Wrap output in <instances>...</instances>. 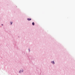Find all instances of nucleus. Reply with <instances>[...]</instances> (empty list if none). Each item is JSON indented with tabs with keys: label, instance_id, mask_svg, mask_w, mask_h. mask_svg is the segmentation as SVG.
I'll return each instance as SVG.
<instances>
[{
	"label": "nucleus",
	"instance_id": "423d86ee",
	"mask_svg": "<svg viewBox=\"0 0 75 75\" xmlns=\"http://www.w3.org/2000/svg\"><path fill=\"white\" fill-rule=\"evenodd\" d=\"M23 72V70L22 71V72Z\"/></svg>",
	"mask_w": 75,
	"mask_h": 75
},
{
	"label": "nucleus",
	"instance_id": "20e7f679",
	"mask_svg": "<svg viewBox=\"0 0 75 75\" xmlns=\"http://www.w3.org/2000/svg\"><path fill=\"white\" fill-rule=\"evenodd\" d=\"M21 70H20L19 71V72H20V73H21Z\"/></svg>",
	"mask_w": 75,
	"mask_h": 75
},
{
	"label": "nucleus",
	"instance_id": "39448f33",
	"mask_svg": "<svg viewBox=\"0 0 75 75\" xmlns=\"http://www.w3.org/2000/svg\"><path fill=\"white\" fill-rule=\"evenodd\" d=\"M12 23H13V22H12V23L11 22V24H12Z\"/></svg>",
	"mask_w": 75,
	"mask_h": 75
},
{
	"label": "nucleus",
	"instance_id": "6e6552de",
	"mask_svg": "<svg viewBox=\"0 0 75 75\" xmlns=\"http://www.w3.org/2000/svg\"><path fill=\"white\" fill-rule=\"evenodd\" d=\"M29 51H30V49H29Z\"/></svg>",
	"mask_w": 75,
	"mask_h": 75
},
{
	"label": "nucleus",
	"instance_id": "7ed1b4c3",
	"mask_svg": "<svg viewBox=\"0 0 75 75\" xmlns=\"http://www.w3.org/2000/svg\"><path fill=\"white\" fill-rule=\"evenodd\" d=\"M32 25H34V23L33 22L32 23Z\"/></svg>",
	"mask_w": 75,
	"mask_h": 75
},
{
	"label": "nucleus",
	"instance_id": "f257e3e1",
	"mask_svg": "<svg viewBox=\"0 0 75 75\" xmlns=\"http://www.w3.org/2000/svg\"><path fill=\"white\" fill-rule=\"evenodd\" d=\"M27 20H28V21H30V20H31V19L29 18H28Z\"/></svg>",
	"mask_w": 75,
	"mask_h": 75
},
{
	"label": "nucleus",
	"instance_id": "f03ea898",
	"mask_svg": "<svg viewBox=\"0 0 75 75\" xmlns=\"http://www.w3.org/2000/svg\"><path fill=\"white\" fill-rule=\"evenodd\" d=\"M52 64H55V63L54 62V61L52 62Z\"/></svg>",
	"mask_w": 75,
	"mask_h": 75
},
{
	"label": "nucleus",
	"instance_id": "0eeeda50",
	"mask_svg": "<svg viewBox=\"0 0 75 75\" xmlns=\"http://www.w3.org/2000/svg\"><path fill=\"white\" fill-rule=\"evenodd\" d=\"M1 25H3V24H2Z\"/></svg>",
	"mask_w": 75,
	"mask_h": 75
}]
</instances>
